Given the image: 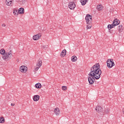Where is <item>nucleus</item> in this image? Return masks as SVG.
<instances>
[{
  "label": "nucleus",
  "mask_w": 124,
  "mask_h": 124,
  "mask_svg": "<svg viewBox=\"0 0 124 124\" xmlns=\"http://www.w3.org/2000/svg\"><path fill=\"white\" fill-rule=\"evenodd\" d=\"M18 12L19 14H24L25 12V10L23 8H20L18 9Z\"/></svg>",
  "instance_id": "nucleus-14"
},
{
  "label": "nucleus",
  "mask_w": 124,
  "mask_h": 124,
  "mask_svg": "<svg viewBox=\"0 0 124 124\" xmlns=\"http://www.w3.org/2000/svg\"><path fill=\"white\" fill-rule=\"evenodd\" d=\"M25 0V2L27 1V0Z\"/></svg>",
  "instance_id": "nucleus-35"
},
{
  "label": "nucleus",
  "mask_w": 124,
  "mask_h": 124,
  "mask_svg": "<svg viewBox=\"0 0 124 124\" xmlns=\"http://www.w3.org/2000/svg\"><path fill=\"white\" fill-rule=\"evenodd\" d=\"M102 73V71L100 69V65L97 63L91 67V72L88 74V82L90 85H93L96 80H98L100 78V75Z\"/></svg>",
  "instance_id": "nucleus-1"
},
{
  "label": "nucleus",
  "mask_w": 124,
  "mask_h": 124,
  "mask_svg": "<svg viewBox=\"0 0 124 124\" xmlns=\"http://www.w3.org/2000/svg\"><path fill=\"white\" fill-rule=\"evenodd\" d=\"M111 29H113V28H115L116 27V24H114V22H113L112 24H110Z\"/></svg>",
  "instance_id": "nucleus-26"
},
{
  "label": "nucleus",
  "mask_w": 124,
  "mask_h": 124,
  "mask_svg": "<svg viewBox=\"0 0 124 124\" xmlns=\"http://www.w3.org/2000/svg\"><path fill=\"white\" fill-rule=\"evenodd\" d=\"M11 106H15V104H11Z\"/></svg>",
  "instance_id": "nucleus-33"
},
{
  "label": "nucleus",
  "mask_w": 124,
  "mask_h": 124,
  "mask_svg": "<svg viewBox=\"0 0 124 124\" xmlns=\"http://www.w3.org/2000/svg\"><path fill=\"white\" fill-rule=\"evenodd\" d=\"M113 24L116 25V26H118V25H120V23H121V21L117 18H115L113 22Z\"/></svg>",
  "instance_id": "nucleus-11"
},
{
  "label": "nucleus",
  "mask_w": 124,
  "mask_h": 124,
  "mask_svg": "<svg viewBox=\"0 0 124 124\" xmlns=\"http://www.w3.org/2000/svg\"><path fill=\"white\" fill-rule=\"evenodd\" d=\"M97 9L98 11H101L102 9H103V7H102V5H98L97 6Z\"/></svg>",
  "instance_id": "nucleus-16"
},
{
  "label": "nucleus",
  "mask_w": 124,
  "mask_h": 124,
  "mask_svg": "<svg viewBox=\"0 0 124 124\" xmlns=\"http://www.w3.org/2000/svg\"><path fill=\"white\" fill-rule=\"evenodd\" d=\"M119 32H122L123 31V28H119Z\"/></svg>",
  "instance_id": "nucleus-29"
},
{
  "label": "nucleus",
  "mask_w": 124,
  "mask_h": 124,
  "mask_svg": "<svg viewBox=\"0 0 124 124\" xmlns=\"http://www.w3.org/2000/svg\"><path fill=\"white\" fill-rule=\"evenodd\" d=\"M108 30L109 31H110V30H111V29H112V27H111L110 24L108 25Z\"/></svg>",
  "instance_id": "nucleus-27"
},
{
  "label": "nucleus",
  "mask_w": 124,
  "mask_h": 124,
  "mask_svg": "<svg viewBox=\"0 0 124 124\" xmlns=\"http://www.w3.org/2000/svg\"><path fill=\"white\" fill-rule=\"evenodd\" d=\"M68 7L71 10H73V9L76 7V4H75L74 2H70L69 3Z\"/></svg>",
  "instance_id": "nucleus-5"
},
{
  "label": "nucleus",
  "mask_w": 124,
  "mask_h": 124,
  "mask_svg": "<svg viewBox=\"0 0 124 124\" xmlns=\"http://www.w3.org/2000/svg\"><path fill=\"white\" fill-rule=\"evenodd\" d=\"M62 91H66L67 90V87L65 86H62Z\"/></svg>",
  "instance_id": "nucleus-23"
},
{
  "label": "nucleus",
  "mask_w": 124,
  "mask_h": 124,
  "mask_svg": "<svg viewBox=\"0 0 124 124\" xmlns=\"http://www.w3.org/2000/svg\"><path fill=\"white\" fill-rule=\"evenodd\" d=\"M107 66L108 68H112L113 66H115V63L113 59H108L107 61Z\"/></svg>",
  "instance_id": "nucleus-3"
},
{
  "label": "nucleus",
  "mask_w": 124,
  "mask_h": 124,
  "mask_svg": "<svg viewBox=\"0 0 124 124\" xmlns=\"http://www.w3.org/2000/svg\"><path fill=\"white\" fill-rule=\"evenodd\" d=\"M6 5L8 6H12L13 5V0H6Z\"/></svg>",
  "instance_id": "nucleus-9"
},
{
  "label": "nucleus",
  "mask_w": 124,
  "mask_h": 124,
  "mask_svg": "<svg viewBox=\"0 0 124 124\" xmlns=\"http://www.w3.org/2000/svg\"><path fill=\"white\" fill-rule=\"evenodd\" d=\"M40 97V96H39V95H35L33 96V100L34 101H38V100H39Z\"/></svg>",
  "instance_id": "nucleus-13"
},
{
  "label": "nucleus",
  "mask_w": 124,
  "mask_h": 124,
  "mask_svg": "<svg viewBox=\"0 0 124 124\" xmlns=\"http://www.w3.org/2000/svg\"><path fill=\"white\" fill-rule=\"evenodd\" d=\"M72 60V62H76V61H77V57L75 56H73L71 58Z\"/></svg>",
  "instance_id": "nucleus-19"
},
{
  "label": "nucleus",
  "mask_w": 124,
  "mask_h": 124,
  "mask_svg": "<svg viewBox=\"0 0 124 124\" xmlns=\"http://www.w3.org/2000/svg\"><path fill=\"white\" fill-rule=\"evenodd\" d=\"M35 87L36 89H40V88H41L42 87V85L41 84H40V83H38L35 84Z\"/></svg>",
  "instance_id": "nucleus-17"
},
{
  "label": "nucleus",
  "mask_w": 124,
  "mask_h": 124,
  "mask_svg": "<svg viewBox=\"0 0 124 124\" xmlns=\"http://www.w3.org/2000/svg\"><path fill=\"white\" fill-rule=\"evenodd\" d=\"M43 49L46 50L48 48V46H42Z\"/></svg>",
  "instance_id": "nucleus-28"
},
{
  "label": "nucleus",
  "mask_w": 124,
  "mask_h": 124,
  "mask_svg": "<svg viewBox=\"0 0 124 124\" xmlns=\"http://www.w3.org/2000/svg\"><path fill=\"white\" fill-rule=\"evenodd\" d=\"M11 56H12V51L10 50L8 54L5 53L4 55L2 57V59L4 60V61H6L7 58H11Z\"/></svg>",
  "instance_id": "nucleus-4"
},
{
  "label": "nucleus",
  "mask_w": 124,
  "mask_h": 124,
  "mask_svg": "<svg viewBox=\"0 0 124 124\" xmlns=\"http://www.w3.org/2000/svg\"><path fill=\"white\" fill-rule=\"evenodd\" d=\"M54 112L56 116H59L60 113V108H56L54 109Z\"/></svg>",
  "instance_id": "nucleus-10"
},
{
  "label": "nucleus",
  "mask_w": 124,
  "mask_h": 124,
  "mask_svg": "<svg viewBox=\"0 0 124 124\" xmlns=\"http://www.w3.org/2000/svg\"><path fill=\"white\" fill-rule=\"evenodd\" d=\"M95 110L96 112H98V113H102L103 112V108L99 106H97L95 108Z\"/></svg>",
  "instance_id": "nucleus-6"
},
{
  "label": "nucleus",
  "mask_w": 124,
  "mask_h": 124,
  "mask_svg": "<svg viewBox=\"0 0 124 124\" xmlns=\"http://www.w3.org/2000/svg\"><path fill=\"white\" fill-rule=\"evenodd\" d=\"M19 2H22V4H24L26 3V2L24 0H18Z\"/></svg>",
  "instance_id": "nucleus-24"
},
{
  "label": "nucleus",
  "mask_w": 124,
  "mask_h": 124,
  "mask_svg": "<svg viewBox=\"0 0 124 124\" xmlns=\"http://www.w3.org/2000/svg\"><path fill=\"white\" fill-rule=\"evenodd\" d=\"M13 13L14 15H18V13H19L18 12V10H17V9H15L13 11Z\"/></svg>",
  "instance_id": "nucleus-22"
},
{
  "label": "nucleus",
  "mask_w": 124,
  "mask_h": 124,
  "mask_svg": "<svg viewBox=\"0 0 124 124\" xmlns=\"http://www.w3.org/2000/svg\"><path fill=\"white\" fill-rule=\"evenodd\" d=\"M0 54H1V55H5V50L3 49H2L1 50H0Z\"/></svg>",
  "instance_id": "nucleus-20"
},
{
  "label": "nucleus",
  "mask_w": 124,
  "mask_h": 124,
  "mask_svg": "<svg viewBox=\"0 0 124 124\" xmlns=\"http://www.w3.org/2000/svg\"><path fill=\"white\" fill-rule=\"evenodd\" d=\"M88 2V0H81L80 2L82 5H85L86 3Z\"/></svg>",
  "instance_id": "nucleus-18"
},
{
  "label": "nucleus",
  "mask_w": 124,
  "mask_h": 124,
  "mask_svg": "<svg viewBox=\"0 0 124 124\" xmlns=\"http://www.w3.org/2000/svg\"><path fill=\"white\" fill-rule=\"evenodd\" d=\"M41 65H42V60H41V59H39L36 66L41 67Z\"/></svg>",
  "instance_id": "nucleus-15"
},
{
  "label": "nucleus",
  "mask_w": 124,
  "mask_h": 124,
  "mask_svg": "<svg viewBox=\"0 0 124 124\" xmlns=\"http://www.w3.org/2000/svg\"><path fill=\"white\" fill-rule=\"evenodd\" d=\"M106 113H108V112H109V109H107L106 110Z\"/></svg>",
  "instance_id": "nucleus-32"
},
{
  "label": "nucleus",
  "mask_w": 124,
  "mask_h": 124,
  "mask_svg": "<svg viewBox=\"0 0 124 124\" xmlns=\"http://www.w3.org/2000/svg\"><path fill=\"white\" fill-rule=\"evenodd\" d=\"M27 68H28L26 66H21L20 67V71H21V72L26 73L27 72Z\"/></svg>",
  "instance_id": "nucleus-7"
},
{
  "label": "nucleus",
  "mask_w": 124,
  "mask_h": 124,
  "mask_svg": "<svg viewBox=\"0 0 124 124\" xmlns=\"http://www.w3.org/2000/svg\"><path fill=\"white\" fill-rule=\"evenodd\" d=\"M65 55H66V50L64 49L62 51L60 56L61 57H62V58H63V57H64Z\"/></svg>",
  "instance_id": "nucleus-12"
},
{
  "label": "nucleus",
  "mask_w": 124,
  "mask_h": 124,
  "mask_svg": "<svg viewBox=\"0 0 124 124\" xmlns=\"http://www.w3.org/2000/svg\"><path fill=\"white\" fill-rule=\"evenodd\" d=\"M92 16L90 15L87 14L85 17V20L87 23V30H90L91 29L93 26V21L92 20Z\"/></svg>",
  "instance_id": "nucleus-2"
},
{
  "label": "nucleus",
  "mask_w": 124,
  "mask_h": 124,
  "mask_svg": "<svg viewBox=\"0 0 124 124\" xmlns=\"http://www.w3.org/2000/svg\"><path fill=\"white\" fill-rule=\"evenodd\" d=\"M123 114H124V108L123 109Z\"/></svg>",
  "instance_id": "nucleus-34"
},
{
  "label": "nucleus",
  "mask_w": 124,
  "mask_h": 124,
  "mask_svg": "<svg viewBox=\"0 0 124 124\" xmlns=\"http://www.w3.org/2000/svg\"><path fill=\"white\" fill-rule=\"evenodd\" d=\"M2 27H6V25H5V24L3 23L2 24Z\"/></svg>",
  "instance_id": "nucleus-31"
},
{
  "label": "nucleus",
  "mask_w": 124,
  "mask_h": 124,
  "mask_svg": "<svg viewBox=\"0 0 124 124\" xmlns=\"http://www.w3.org/2000/svg\"><path fill=\"white\" fill-rule=\"evenodd\" d=\"M119 29H123V26L120 25L118 26Z\"/></svg>",
  "instance_id": "nucleus-30"
},
{
  "label": "nucleus",
  "mask_w": 124,
  "mask_h": 124,
  "mask_svg": "<svg viewBox=\"0 0 124 124\" xmlns=\"http://www.w3.org/2000/svg\"><path fill=\"white\" fill-rule=\"evenodd\" d=\"M41 33H39L38 34L35 35L33 36V40H38L40 37H41Z\"/></svg>",
  "instance_id": "nucleus-8"
},
{
  "label": "nucleus",
  "mask_w": 124,
  "mask_h": 124,
  "mask_svg": "<svg viewBox=\"0 0 124 124\" xmlns=\"http://www.w3.org/2000/svg\"><path fill=\"white\" fill-rule=\"evenodd\" d=\"M5 120H4V118L3 117L0 118V124H3Z\"/></svg>",
  "instance_id": "nucleus-21"
},
{
  "label": "nucleus",
  "mask_w": 124,
  "mask_h": 124,
  "mask_svg": "<svg viewBox=\"0 0 124 124\" xmlns=\"http://www.w3.org/2000/svg\"><path fill=\"white\" fill-rule=\"evenodd\" d=\"M41 67H39V66H36V67H35V70L36 71H37V70H38V69H39V68H40Z\"/></svg>",
  "instance_id": "nucleus-25"
}]
</instances>
